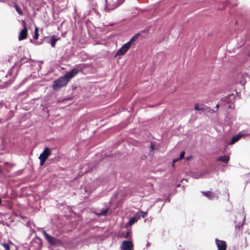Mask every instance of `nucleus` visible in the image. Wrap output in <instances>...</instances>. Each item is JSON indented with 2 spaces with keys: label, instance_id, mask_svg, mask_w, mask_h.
I'll return each mask as SVG.
<instances>
[{
  "label": "nucleus",
  "instance_id": "10",
  "mask_svg": "<svg viewBox=\"0 0 250 250\" xmlns=\"http://www.w3.org/2000/svg\"><path fill=\"white\" fill-rule=\"evenodd\" d=\"M202 193L209 199H214L217 196L216 193L210 191L202 192Z\"/></svg>",
  "mask_w": 250,
  "mask_h": 250
},
{
  "label": "nucleus",
  "instance_id": "24",
  "mask_svg": "<svg viewBox=\"0 0 250 250\" xmlns=\"http://www.w3.org/2000/svg\"><path fill=\"white\" fill-rule=\"evenodd\" d=\"M219 105L218 104H217L216 105V108L217 109H218V108H219Z\"/></svg>",
  "mask_w": 250,
  "mask_h": 250
},
{
  "label": "nucleus",
  "instance_id": "4",
  "mask_svg": "<svg viewBox=\"0 0 250 250\" xmlns=\"http://www.w3.org/2000/svg\"><path fill=\"white\" fill-rule=\"evenodd\" d=\"M50 154V149L48 147H46L39 157V159L40 160V165L41 166L43 165L45 160Z\"/></svg>",
  "mask_w": 250,
  "mask_h": 250
},
{
  "label": "nucleus",
  "instance_id": "15",
  "mask_svg": "<svg viewBox=\"0 0 250 250\" xmlns=\"http://www.w3.org/2000/svg\"><path fill=\"white\" fill-rule=\"evenodd\" d=\"M107 211H108V209L106 208V209L102 210V211L100 212L99 213H97V214H98L100 216H101V215L104 216V215H106Z\"/></svg>",
  "mask_w": 250,
  "mask_h": 250
},
{
  "label": "nucleus",
  "instance_id": "25",
  "mask_svg": "<svg viewBox=\"0 0 250 250\" xmlns=\"http://www.w3.org/2000/svg\"><path fill=\"white\" fill-rule=\"evenodd\" d=\"M172 166L173 167H174V166H175V163H174V162H173V164H172Z\"/></svg>",
  "mask_w": 250,
  "mask_h": 250
},
{
  "label": "nucleus",
  "instance_id": "18",
  "mask_svg": "<svg viewBox=\"0 0 250 250\" xmlns=\"http://www.w3.org/2000/svg\"><path fill=\"white\" fill-rule=\"evenodd\" d=\"M34 38L35 39L37 40L39 38V33L35 32Z\"/></svg>",
  "mask_w": 250,
  "mask_h": 250
},
{
  "label": "nucleus",
  "instance_id": "6",
  "mask_svg": "<svg viewBox=\"0 0 250 250\" xmlns=\"http://www.w3.org/2000/svg\"><path fill=\"white\" fill-rule=\"evenodd\" d=\"M133 245L131 241H124L121 245V250H132Z\"/></svg>",
  "mask_w": 250,
  "mask_h": 250
},
{
  "label": "nucleus",
  "instance_id": "9",
  "mask_svg": "<svg viewBox=\"0 0 250 250\" xmlns=\"http://www.w3.org/2000/svg\"><path fill=\"white\" fill-rule=\"evenodd\" d=\"M216 243L218 250H226L227 245L225 241L216 239Z\"/></svg>",
  "mask_w": 250,
  "mask_h": 250
},
{
  "label": "nucleus",
  "instance_id": "13",
  "mask_svg": "<svg viewBox=\"0 0 250 250\" xmlns=\"http://www.w3.org/2000/svg\"><path fill=\"white\" fill-rule=\"evenodd\" d=\"M60 39V38H55L54 36H52L51 37V41L50 42V43L51 44V46L53 47H54L55 46V44L57 41H58Z\"/></svg>",
  "mask_w": 250,
  "mask_h": 250
},
{
  "label": "nucleus",
  "instance_id": "12",
  "mask_svg": "<svg viewBox=\"0 0 250 250\" xmlns=\"http://www.w3.org/2000/svg\"><path fill=\"white\" fill-rule=\"evenodd\" d=\"M229 160V156H223L219 157L217 160L219 161H221L226 163H228Z\"/></svg>",
  "mask_w": 250,
  "mask_h": 250
},
{
  "label": "nucleus",
  "instance_id": "22",
  "mask_svg": "<svg viewBox=\"0 0 250 250\" xmlns=\"http://www.w3.org/2000/svg\"><path fill=\"white\" fill-rule=\"evenodd\" d=\"M35 32L38 33V28L37 27H35Z\"/></svg>",
  "mask_w": 250,
  "mask_h": 250
},
{
  "label": "nucleus",
  "instance_id": "23",
  "mask_svg": "<svg viewBox=\"0 0 250 250\" xmlns=\"http://www.w3.org/2000/svg\"><path fill=\"white\" fill-rule=\"evenodd\" d=\"M129 235V232H127L126 235L125 236V237H127Z\"/></svg>",
  "mask_w": 250,
  "mask_h": 250
},
{
  "label": "nucleus",
  "instance_id": "21",
  "mask_svg": "<svg viewBox=\"0 0 250 250\" xmlns=\"http://www.w3.org/2000/svg\"><path fill=\"white\" fill-rule=\"evenodd\" d=\"M124 0H120V2L119 3V4H118V5H120L121 4H122L123 2H124Z\"/></svg>",
  "mask_w": 250,
  "mask_h": 250
},
{
  "label": "nucleus",
  "instance_id": "16",
  "mask_svg": "<svg viewBox=\"0 0 250 250\" xmlns=\"http://www.w3.org/2000/svg\"><path fill=\"white\" fill-rule=\"evenodd\" d=\"M3 247L6 250H9L10 248L8 244H2Z\"/></svg>",
  "mask_w": 250,
  "mask_h": 250
},
{
  "label": "nucleus",
  "instance_id": "8",
  "mask_svg": "<svg viewBox=\"0 0 250 250\" xmlns=\"http://www.w3.org/2000/svg\"><path fill=\"white\" fill-rule=\"evenodd\" d=\"M78 73V70L77 69H73L71 71L67 73L64 76L68 79V81L69 82V80L76 76Z\"/></svg>",
  "mask_w": 250,
  "mask_h": 250
},
{
  "label": "nucleus",
  "instance_id": "11",
  "mask_svg": "<svg viewBox=\"0 0 250 250\" xmlns=\"http://www.w3.org/2000/svg\"><path fill=\"white\" fill-rule=\"evenodd\" d=\"M242 137V135L238 134L236 136L233 137L231 141L229 143V145H232L234 144L236 142L238 141L241 137Z\"/></svg>",
  "mask_w": 250,
  "mask_h": 250
},
{
  "label": "nucleus",
  "instance_id": "19",
  "mask_svg": "<svg viewBox=\"0 0 250 250\" xmlns=\"http://www.w3.org/2000/svg\"><path fill=\"white\" fill-rule=\"evenodd\" d=\"M16 10L19 14L21 15V10H20V9L18 7H16Z\"/></svg>",
  "mask_w": 250,
  "mask_h": 250
},
{
  "label": "nucleus",
  "instance_id": "1",
  "mask_svg": "<svg viewBox=\"0 0 250 250\" xmlns=\"http://www.w3.org/2000/svg\"><path fill=\"white\" fill-rule=\"evenodd\" d=\"M68 83V79L63 76L54 81L52 87L54 90H57L65 86Z\"/></svg>",
  "mask_w": 250,
  "mask_h": 250
},
{
  "label": "nucleus",
  "instance_id": "26",
  "mask_svg": "<svg viewBox=\"0 0 250 250\" xmlns=\"http://www.w3.org/2000/svg\"><path fill=\"white\" fill-rule=\"evenodd\" d=\"M1 199H0V204H1Z\"/></svg>",
  "mask_w": 250,
  "mask_h": 250
},
{
  "label": "nucleus",
  "instance_id": "2",
  "mask_svg": "<svg viewBox=\"0 0 250 250\" xmlns=\"http://www.w3.org/2000/svg\"><path fill=\"white\" fill-rule=\"evenodd\" d=\"M136 36H134L127 43L124 44L116 53V56H122L125 54L130 48L133 42L135 41Z\"/></svg>",
  "mask_w": 250,
  "mask_h": 250
},
{
  "label": "nucleus",
  "instance_id": "17",
  "mask_svg": "<svg viewBox=\"0 0 250 250\" xmlns=\"http://www.w3.org/2000/svg\"><path fill=\"white\" fill-rule=\"evenodd\" d=\"M185 151H182L181 154H180V158L179 159H182L184 158V155H185Z\"/></svg>",
  "mask_w": 250,
  "mask_h": 250
},
{
  "label": "nucleus",
  "instance_id": "3",
  "mask_svg": "<svg viewBox=\"0 0 250 250\" xmlns=\"http://www.w3.org/2000/svg\"><path fill=\"white\" fill-rule=\"evenodd\" d=\"M146 214V212L139 211L137 212L134 216L132 217L127 224V226H131L137 222L141 217H144Z\"/></svg>",
  "mask_w": 250,
  "mask_h": 250
},
{
  "label": "nucleus",
  "instance_id": "27",
  "mask_svg": "<svg viewBox=\"0 0 250 250\" xmlns=\"http://www.w3.org/2000/svg\"><path fill=\"white\" fill-rule=\"evenodd\" d=\"M149 246V243H147V246Z\"/></svg>",
  "mask_w": 250,
  "mask_h": 250
},
{
  "label": "nucleus",
  "instance_id": "14",
  "mask_svg": "<svg viewBox=\"0 0 250 250\" xmlns=\"http://www.w3.org/2000/svg\"><path fill=\"white\" fill-rule=\"evenodd\" d=\"M195 109L196 110H204V107L203 105L197 104L195 105Z\"/></svg>",
  "mask_w": 250,
  "mask_h": 250
},
{
  "label": "nucleus",
  "instance_id": "7",
  "mask_svg": "<svg viewBox=\"0 0 250 250\" xmlns=\"http://www.w3.org/2000/svg\"><path fill=\"white\" fill-rule=\"evenodd\" d=\"M27 29L26 27V24L24 22L23 23V29L20 32L19 36L18 37V39L19 41H21L25 39L27 37Z\"/></svg>",
  "mask_w": 250,
  "mask_h": 250
},
{
  "label": "nucleus",
  "instance_id": "20",
  "mask_svg": "<svg viewBox=\"0 0 250 250\" xmlns=\"http://www.w3.org/2000/svg\"><path fill=\"white\" fill-rule=\"evenodd\" d=\"M179 160H180L179 158H178V159H174V160H173V162H174V163H175L176 162L178 161Z\"/></svg>",
  "mask_w": 250,
  "mask_h": 250
},
{
  "label": "nucleus",
  "instance_id": "5",
  "mask_svg": "<svg viewBox=\"0 0 250 250\" xmlns=\"http://www.w3.org/2000/svg\"><path fill=\"white\" fill-rule=\"evenodd\" d=\"M43 234L46 240L50 244L56 246L60 245L61 244V242L60 240L57 239L54 237L51 236L45 231H43Z\"/></svg>",
  "mask_w": 250,
  "mask_h": 250
}]
</instances>
